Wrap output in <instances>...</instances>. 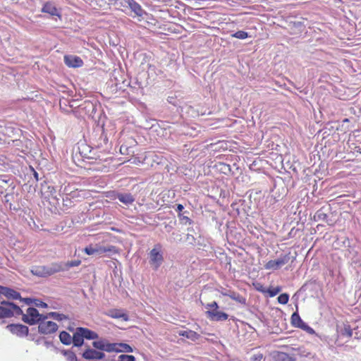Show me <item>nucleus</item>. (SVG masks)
I'll use <instances>...</instances> for the list:
<instances>
[{
	"instance_id": "nucleus-19",
	"label": "nucleus",
	"mask_w": 361,
	"mask_h": 361,
	"mask_svg": "<svg viewBox=\"0 0 361 361\" xmlns=\"http://www.w3.org/2000/svg\"><path fill=\"white\" fill-rule=\"evenodd\" d=\"M79 331L81 332V334L83 336L84 338L89 339V340H94L98 338L99 336L98 334L87 328L83 327H78Z\"/></svg>"
},
{
	"instance_id": "nucleus-7",
	"label": "nucleus",
	"mask_w": 361,
	"mask_h": 361,
	"mask_svg": "<svg viewBox=\"0 0 361 361\" xmlns=\"http://www.w3.org/2000/svg\"><path fill=\"white\" fill-rule=\"evenodd\" d=\"M58 329V325L51 321L41 320L39 322L38 331L42 334H49L54 333Z\"/></svg>"
},
{
	"instance_id": "nucleus-11",
	"label": "nucleus",
	"mask_w": 361,
	"mask_h": 361,
	"mask_svg": "<svg viewBox=\"0 0 361 361\" xmlns=\"http://www.w3.org/2000/svg\"><path fill=\"white\" fill-rule=\"evenodd\" d=\"M0 294L4 295L9 300H22L20 294L15 290L0 286Z\"/></svg>"
},
{
	"instance_id": "nucleus-44",
	"label": "nucleus",
	"mask_w": 361,
	"mask_h": 361,
	"mask_svg": "<svg viewBox=\"0 0 361 361\" xmlns=\"http://www.w3.org/2000/svg\"><path fill=\"white\" fill-rule=\"evenodd\" d=\"M231 291H228V292L224 293L223 294H224V295H227V296H228V295H231Z\"/></svg>"
},
{
	"instance_id": "nucleus-20",
	"label": "nucleus",
	"mask_w": 361,
	"mask_h": 361,
	"mask_svg": "<svg viewBox=\"0 0 361 361\" xmlns=\"http://www.w3.org/2000/svg\"><path fill=\"white\" fill-rule=\"evenodd\" d=\"M92 345L97 349L111 352V350L109 348H111L112 343H108L104 340L94 341Z\"/></svg>"
},
{
	"instance_id": "nucleus-43",
	"label": "nucleus",
	"mask_w": 361,
	"mask_h": 361,
	"mask_svg": "<svg viewBox=\"0 0 361 361\" xmlns=\"http://www.w3.org/2000/svg\"><path fill=\"white\" fill-rule=\"evenodd\" d=\"M34 176L37 180H39L38 173L36 171H34Z\"/></svg>"
},
{
	"instance_id": "nucleus-37",
	"label": "nucleus",
	"mask_w": 361,
	"mask_h": 361,
	"mask_svg": "<svg viewBox=\"0 0 361 361\" xmlns=\"http://www.w3.org/2000/svg\"><path fill=\"white\" fill-rule=\"evenodd\" d=\"M262 358H263L262 354L258 353V354L254 355L251 357V361H262Z\"/></svg>"
},
{
	"instance_id": "nucleus-38",
	"label": "nucleus",
	"mask_w": 361,
	"mask_h": 361,
	"mask_svg": "<svg viewBox=\"0 0 361 361\" xmlns=\"http://www.w3.org/2000/svg\"><path fill=\"white\" fill-rule=\"evenodd\" d=\"M179 216H180V221H182V223H183V224L189 223L190 224H191V220L188 216H183L180 214L179 215Z\"/></svg>"
},
{
	"instance_id": "nucleus-13",
	"label": "nucleus",
	"mask_w": 361,
	"mask_h": 361,
	"mask_svg": "<svg viewBox=\"0 0 361 361\" xmlns=\"http://www.w3.org/2000/svg\"><path fill=\"white\" fill-rule=\"evenodd\" d=\"M82 357L87 360L102 359L104 357V353L97 351L94 349H87L83 353Z\"/></svg>"
},
{
	"instance_id": "nucleus-28",
	"label": "nucleus",
	"mask_w": 361,
	"mask_h": 361,
	"mask_svg": "<svg viewBox=\"0 0 361 361\" xmlns=\"http://www.w3.org/2000/svg\"><path fill=\"white\" fill-rule=\"evenodd\" d=\"M80 260H74V261L68 262L66 264H61L64 267V270H66L71 267H77V266L80 265Z\"/></svg>"
},
{
	"instance_id": "nucleus-5",
	"label": "nucleus",
	"mask_w": 361,
	"mask_h": 361,
	"mask_svg": "<svg viewBox=\"0 0 361 361\" xmlns=\"http://www.w3.org/2000/svg\"><path fill=\"white\" fill-rule=\"evenodd\" d=\"M161 246L159 245L155 247L149 252V264L152 269L157 270L164 262L163 255L160 252Z\"/></svg>"
},
{
	"instance_id": "nucleus-26",
	"label": "nucleus",
	"mask_w": 361,
	"mask_h": 361,
	"mask_svg": "<svg viewBox=\"0 0 361 361\" xmlns=\"http://www.w3.org/2000/svg\"><path fill=\"white\" fill-rule=\"evenodd\" d=\"M228 297L240 303L244 304L245 302V299L237 293L231 291Z\"/></svg>"
},
{
	"instance_id": "nucleus-3",
	"label": "nucleus",
	"mask_w": 361,
	"mask_h": 361,
	"mask_svg": "<svg viewBox=\"0 0 361 361\" xmlns=\"http://www.w3.org/2000/svg\"><path fill=\"white\" fill-rule=\"evenodd\" d=\"M22 315V320L29 325H34L39 323L41 320H45L48 319V316L39 314L38 310L34 307H28L26 310V313H23Z\"/></svg>"
},
{
	"instance_id": "nucleus-30",
	"label": "nucleus",
	"mask_w": 361,
	"mask_h": 361,
	"mask_svg": "<svg viewBox=\"0 0 361 361\" xmlns=\"http://www.w3.org/2000/svg\"><path fill=\"white\" fill-rule=\"evenodd\" d=\"M289 295L287 293H282L278 297V302L280 304L286 305L288 303Z\"/></svg>"
},
{
	"instance_id": "nucleus-21",
	"label": "nucleus",
	"mask_w": 361,
	"mask_h": 361,
	"mask_svg": "<svg viewBox=\"0 0 361 361\" xmlns=\"http://www.w3.org/2000/svg\"><path fill=\"white\" fill-rule=\"evenodd\" d=\"M42 11L44 13L50 14L51 16H59L56 8L52 3L50 2L46 3L44 5Z\"/></svg>"
},
{
	"instance_id": "nucleus-24",
	"label": "nucleus",
	"mask_w": 361,
	"mask_h": 361,
	"mask_svg": "<svg viewBox=\"0 0 361 361\" xmlns=\"http://www.w3.org/2000/svg\"><path fill=\"white\" fill-rule=\"evenodd\" d=\"M180 334L192 341L197 340L200 336L198 334L191 330L183 331Z\"/></svg>"
},
{
	"instance_id": "nucleus-33",
	"label": "nucleus",
	"mask_w": 361,
	"mask_h": 361,
	"mask_svg": "<svg viewBox=\"0 0 361 361\" xmlns=\"http://www.w3.org/2000/svg\"><path fill=\"white\" fill-rule=\"evenodd\" d=\"M65 355L67 357L68 361H77V357L73 352H65Z\"/></svg>"
},
{
	"instance_id": "nucleus-34",
	"label": "nucleus",
	"mask_w": 361,
	"mask_h": 361,
	"mask_svg": "<svg viewBox=\"0 0 361 361\" xmlns=\"http://www.w3.org/2000/svg\"><path fill=\"white\" fill-rule=\"evenodd\" d=\"M206 308L208 309L209 310H216V309L219 308V306H218V304L215 301H214L211 303H208L206 305Z\"/></svg>"
},
{
	"instance_id": "nucleus-9",
	"label": "nucleus",
	"mask_w": 361,
	"mask_h": 361,
	"mask_svg": "<svg viewBox=\"0 0 361 361\" xmlns=\"http://www.w3.org/2000/svg\"><path fill=\"white\" fill-rule=\"evenodd\" d=\"M291 324L298 328L303 330H306L308 332H313V329L306 324L300 318L298 312H294L291 316Z\"/></svg>"
},
{
	"instance_id": "nucleus-15",
	"label": "nucleus",
	"mask_w": 361,
	"mask_h": 361,
	"mask_svg": "<svg viewBox=\"0 0 361 361\" xmlns=\"http://www.w3.org/2000/svg\"><path fill=\"white\" fill-rule=\"evenodd\" d=\"M111 350V352L116 351V352H125V353H130L133 352V348L126 343H112L111 348H109Z\"/></svg>"
},
{
	"instance_id": "nucleus-27",
	"label": "nucleus",
	"mask_w": 361,
	"mask_h": 361,
	"mask_svg": "<svg viewBox=\"0 0 361 361\" xmlns=\"http://www.w3.org/2000/svg\"><path fill=\"white\" fill-rule=\"evenodd\" d=\"M278 360L280 361H295V358L283 352L278 354Z\"/></svg>"
},
{
	"instance_id": "nucleus-22",
	"label": "nucleus",
	"mask_w": 361,
	"mask_h": 361,
	"mask_svg": "<svg viewBox=\"0 0 361 361\" xmlns=\"http://www.w3.org/2000/svg\"><path fill=\"white\" fill-rule=\"evenodd\" d=\"M59 338L61 342L65 345L72 343V336L66 331H61L59 334Z\"/></svg>"
},
{
	"instance_id": "nucleus-29",
	"label": "nucleus",
	"mask_w": 361,
	"mask_h": 361,
	"mask_svg": "<svg viewBox=\"0 0 361 361\" xmlns=\"http://www.w3.org/2000/svg\"><path fill=\"white\" fill-rule=\"evenodd\" d=\"M232 37L238 38V39H244L248 37V34H247V32H246L245 31L240 30V31H238V32H235L234 34H233Z\"/></svg>"
},
{
	"instance_id": "nucleus-10",
	"label": "nucleus",
	"mask_w": 361,
	"mask_h": 361,
	"mask_svg": "<svg viewBox=\"0 0 361 361\" xmlns=\"http://www.w3.org/2000/svg\"><path fill=\"white\" fill-rule=\"evenodd\" d=\"M64 63L71 68H78L82 66L83 61L80 57L73 55H66L64 56Z\"/></svg>"
},
{
	"instance_id": "nucleus-32",
	"label": "nucleus",
	"mask_w": 361,
	"mask_h": 361,
	"mask_svg": "<svg viewBox=\"0 0 361 361\" xmlns=\"http://www.w3.org/2000/svg\"><path fill=\"white\" fill-rule=\"evenodd\" d=\"M188 233L186 235V241L190 244V245H194L195 243V238L194 237V235L191 233H189L190 230L188 229Z\"/></svg>"
},
{
	"instance_id": "nucleus-45",
	"label": "nucleus",
	"mask_w": 361,
	"mask_h": 361,
	"mask_svg": "<svg viewBox=\"0 0 361 361\" xmlns=\"http://www.w3.org/2000/svg\"><path fill=\"white\" fill-rule=\"evenodd\" d=\"M99 159L100 160H102V159L99 158V157H95V159Z\"/></svg>"
},
{
	"instance_id": "nucleus-39",
	"label": "nucleus",
	"mask_w": 361,
	"mask_h": 361,
	"mask_svg": "<svg viewBox=\"0 0 361 361\" xmlns=\"http://www.w3.org/2000/svg\"><path fill=\"white\" fill-rule=\"evenodd\" d=\"M35 305L37 307H47V303H45L42 301H40L39 300H35Z\"/></svg>"
},
{
	"instance_id": "nucleus-41",
	"label": "nucleus",
	"mask_w": 361,
	"mask_h": 361,
	"mask_svg": "<svg viewBox=\"0 0 361 361\" xmlns=\"http://www.w3.org/2000/svg\"><path fill=\"white\" fill-rule=\"evenodd\" d=\"M21 300H23L27 305H30L32 302V300L30 298H22Z\"/></svg>"
},
{
	"instance_id": "nucleus-12",
	"label": "nucleus",
	"mask_w": 361,
	"mask_h": 361,
	"mask_svg": "<svg viewBox=\"0 0 361 361\" xmlns=\"http://www.w3.org/2000/svg\"><path fill=\"white\" fill-rule=\"evenodd\" d=\"M208 317L213 321H225L228 319V315L223 312H220L218 309L207 311Z\"/></svg>"
},
{
	"instance_id": "nucleus-18",
	"label": "nucleus",
	"mask_w": 361,
	"mask_h": 361,
	"mask_svg": "<svg viewBox=\"0 0 361 361\" xmlns=\"http://www.w3.org/2000/svg\"><path fill=\"white\" fill-rule=\"evenodd\" d=\"M116 198L126 205L131 204L135 201L134 197L130 193H118Z\"/></svg>"
},
{
	"instance_id": "nucleus-23",
	"label": "nucleus",
	"mask_w": 361,
	"mask_h": 361,
	"mask_svg": "<svg viewBox=\"0 0 361 361\" xmlns=\"http://www.w3.org/2000/svg\"><path fill=\"white\" fill-rule=\"evenodd\" d=\"M327 214L322 209L318 210L314 215V220L316 221H322L327 222Z\"/></svg>"
},
{
	"instance_id": "nucleus-40",
	"label": "nucleus",
	"mask_w": 361,
	"mask_h": 361,
	"mask_svg": "<svg viewBox=\"0 0 361 361\" xmlns=\"http://www.w3.org/2000/svg\"><path fill=\"white\" fill-rule=\"evenodd\" d=\"M184 209L183 206L182 204H177V209L176 211L178 212H180Z\"/></svg>"
},
{
	"instance_id": "nucleus-36",
	"label": "nucleus",
	"mask_w": 361,
	"mask_h": 361,
	"mask_svg": "<svg viewBox=\"0 0 361 361\" xmlns=\"http://www.w3.org/2000/svg\"><path fill=\"white\" fill-rule=\"evenodd\" d=\"M47 188L50 192V195L54 198L56 199L57 197L56 189L53 186H48Z\"/></svg>"
},
{
	"instance_id": "nucleus-16",
	"label": "nucleus",
	"mask_w": 361,
	"mask_h": 361,
	"mask_svg": "<svg viewBox=\"0 0 361 361\" xmlns=\"http://www.w3.org/2000/svg\"><path fill=\"white\" fill-rule=\"evenodd\" d=\"M128 4L129 8L131 9L133 12L135 13L136 16L141 17L145 13V11L142 8L141 6L138 4L135 1L128 0Z\"/></svg>"
},
{
	"instance_id": "nucleus-1",
	"label": "nucleus",
	"mask_w": 361,
	"mask_h": 361,
	"mask_svg": "<svg viewBox=\"0 0 361 361\" xmlns=\"http://www.w3.org/2000/svg\"><path fill=\"white\" fill-rule=\"evenodd\" d=\"M61 271H64L61 263H52L47 266H34L31 269L32 274L39 277H47Z\"/></svg>"
},
{
	"instance_id": "nucleus-14",
	"label": "nucleus",
	"mask_w": 361,
	"mask_h": 361,
	"mask_svg": "<svg viewBox=\"0 0 361 361\" xmlns=\"http://www.w3.org/2000/svg\"><path fill=\"white\" fill-rule=\"evenodd\" d=\"M106 314L109 317H112V318L121 319L123 321L128 320V315L125 312H123V311L121 310H117V309L109 310L108 311V312L106 313Z\"/></svg>"
},
{
	"instance_id": "nucleus-8",
	"label": "nucleus",
	"mask_w": 361,
	"mask_h": 361,
	"mask_svg": "<svg viewBox=\"0 0 361 361\" xmlns=\"http://www.w3.org/2000/svg\"><path fill=\"white\" fill-rule=\"evenodd\" d=\"M6 329L9 330L13 334H15L19 337L27 336L29 331L27 326L20 324H9L6 326Z\"/></svg>"
},
{
	"instance_id": "nucleus-6",
	"label": "nucleus",
	"mask_w": 361,
	"mask_h": 361,
	"mask_svg": "<svg viewBox=\"0 0 361 361\" xmlns=\"http://www.w3.org/2000/svg\"><path fill=\"white\" fill-rule=\"evenodd\" d=\"M290 259V253L286 254L283 255H281L276 260H269L264 265V268L267 270L273 269L277 270L281 268L282 266L287 264Z\"/></svg>"
},
{
	"instance_id": "nucleus-4",
	"label": "nucleus",
	"mask_w": 361,
	"mask_h": 361,
	"mask_svg": "<svg viewBox=\"0 0 361 361\" xmlns=\"http://www.w3.org/2000/svg\"><path fill=\"white\" fill-rule=\"evenodd\" d=\"M84 250L87 255L95 256L102 255L106 252L116 253L117 252L115 246L109 245L104 247L98 244L94 245H90L86 247Z\"/></svg>"
},
{
	"instance_id": "nucleus-31",
	"label": "nucleus",
	"mask_w": 361,
	"mask_h": 361,
	"mask_svg": "<svg viewBox=\"0 0 361 361\" xmlns=\"http://www.w3.org/2000/svg\"><path fill=\"white\" fill-rule=\"evenodd\" d=\"M182 235L179 232H173L170 238L171 242L178 243L181 241Z\"/></svg>"
},
{
	"instance_id": "nucleus-42",
	"label": "nucleus",
	"mask_w": 361,
	"mask_h": 361,
	"mask_svg": "<svg viewBox=\"0 0 361 361\" xmlns=\"http://www.w3.org/2000/svg\"><path fill=\"white\" fill-rule=\"evenodd\" d=\"M345 331H346L347 334H348V336H350H350H352V332H351V331H350V330H349V329H348V330L345 329Z\"/></svg>"
},
{
	"instance_id": "nucleus-17",
	"label": "nucleus",
	"mask_w": 361,
	"mask_h": 361,
	"mask_svg": "<svg viewBox=\"0 0 361 361\" xmlns=\"http://www.w3.org/2000/svg\"><path fill=\"white\" fill-rule=\"evenodd\" d=\"M72 343L76 347L82 346L84 343V338L81 332L79 331V328H76L75 331L72 336Z\"/></svg>"
},
{
	"instance_id": "nucleus-25",
	"label": "nucleus",
	"mask_w": 361,
	"mask_h": 361,
	"mask_svg": "<svg viewBox=\"0 0 361 361\" xmlns=\"http://www.w3.org/2000/svg\"><path fill=\"white\" fill-rule=\"evenodd\" d=\"M46 316H48V318L50 317L57 321H62L68 319V317L65 314H59L55 312H49L47 314Z\"/></svg>"
},
{
	"instance_id": "nucleus-2",
	"label": "nucleus",
	"mask_w": 361,
	"mask_h": 361,
	"mask_svg": "<svg viewBox=\"0 0 361 361\" xmlns=\"http://www.w3.org/2000/svg\"><path fill=\"white\" fill-rule=\"evenodd\" d=\"M23 314L22 310L17 305L3 300L0 305V319L10 318Z\"/></svg>"
},
{
	"instance_id": "nucleus-35",
	"label": "nucleus",
	"mask_w": 361,
	"mask_h": 361,
	"mask_svg": "<svg viewBox=\"0 0 361 361\" xmlns=\"http://www.w3.org/2000/svg\"><path fill=\"white\" fill-rule=\"evenodd\" d=\"M281 291V288L279 287H276L273 288L272 290H269V295L271 297H274L276 295Z\"/></svg>"
}]
</instances>
